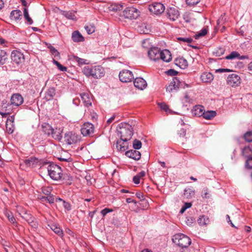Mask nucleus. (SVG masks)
Segmentation results:
<instances>
[{
	"mask_svg": "<svg viewBox=\"0 0 252 252\" xmlns=\"http://www.w3.org/2000/svg\"><path fill=\"white\" fill-rule=\"evenodd\" d=\"M160 59L163 61L168 63L172 60V55L168 50H164L160 53Z\"/></svg>",
	"mask_w": 252,
	"mask_h": 252,
	"instance_id": "aec40b11",
	"label": "nucleus"
},
{
	"mask_svg": "<svg viewBox=\"0 0 252 252\" xmlns=\"http://www.w3.org/2000/svg\"><path fill=\"white\" fill-rule=\"evenodd\" d=\"M245 166L247 169H252V157H248L245 163Z\"/></svg>",
	"mask_w": 252,
	"mask_h": 252,
	"instance_id": "603ef678",
	"label": "nucleus"
},
{
	"mask_svg": "<svg viewBox=\"0 0 252 252\" xmlns=\"http://www.w3.org/2000/svg\"><path fill=\"white\" fill-rule=\"evenodd\" d=\"M174 63L176 65L179 66L181 69H186L188 66L187 61L183 57L175 59Z\"/></svg>",
	"mask_w": 252,
	"mask_h": 252,
	"instance_id": "6ab92c4d",
	"label": "nucleus"
},
{
	"mask_svg": "<svg viewBox=\"0 0 252 252\" xmlns=\"http://www.w3.org/2000/svg\"><path fill=\"white\" fill-rule=\"evenodd\" d=\"M244 138L245 140L248 142H252V131H247L244 134Z\"/></svg>",
	"mask_w": 252,
	"mask_h": 252,
	"instance_id": "8fccbe9b",
	"label": "nucleus"
},
{
	"mask_svg": "<svg viewBox=\"0 0 252 252\" xmlns=\"http://www.w3.org/2000/svg\"><path fill=\"white\" fill-rule=\"evenodd\" d=\"M140 178L137 175L133 177V182L135 184H138L140 183Z\"/></svg>",
	"mask_w": 252,
	"mask_h": 252,
	"instance_id": "69168bd1",
	"label": "nucleus"
},
{
	"mask_svg": "<svg viewBox=\"0 0 252 252\" xmlns=\"http://www.w3.org/2000/svg\"><path fill=\"white\" fill-rule=\"evenodd\" d=\"M72 39L74 42H79L84 41V38L78 31H74L72 33Z\"/></svg>",
	"mask_w": 252,
	"mask_h": 252,
	"instance_id": "a878e982",
	"label": "nucleus"
},
{
	"mask_svg": "<svg viewBox=\"0 0 252 252\" xmlns=\"http://www.w3.org/2000/svg\"><path fill=\"white\" fill-rule=\"evenodd\" d=\"M10 17L11 20H21L22 17V12L18 9L13 10L10 13Z\"/></svg>",
	"mask_w": 252,
	"mask_h": 252,
	"instance_id": "bb28decb",
	"label": "nucleus"
},
{
	"mask_svg": "<svg viewBox=\"0 0 252 252\" xmlns=\"http://www.w3.org/2000/svg\"><path fill=\"white\" fill-rule=\"evenodd\" d=\"M119 127V130H117L118 135L120 137L121 141L127 142L129 140L133 134L131 126L127 123H121Z\"/></svg>",
	"mask_w": 252,
	"mask_h": 252,
	"instance_id": "f03ea898",
	"label": "nucleus"
},
{
	"mask_svg": "<svg viewBox=\"0 0 252 252\" xmlns=\"http://www.w3.org/2000/svg\"><path fill=\"white\" fill-rule=\"evenodd\" d=\"M52 190V189L50 187H44L42 188V191L43 194L48 196L51 194V192Z\"/></svg>",
	"mask_w": 252,
	"mask_h": 252,
	"instance_id": "3c124183",
	"label": "nucleus"
},
{
	"mask_svg": "<svg viewBox=\"0 0 252 252\" xmlns=\"http://www.w3.org/2000/svg\"><path fill=\"white\" fill-rule=\"evenodd\" d=\"M4 214L8 219L9 221L13 224L14 227H17L18 226V224L16 221V219L13 216L12 213L10 211H5Z\"/></svg>",
	"mask_w": 252,
	"mask_h": 252,
	"instance_id": "cd10ccee",
	"label": "nucleus"
},
{
	"mask_svg": "<svg viewBox=\"0 0 252 252\" xmlns=\"http://www.w3.org/2000/svg\"><path fill=\"white\" fill-rule=\"evenodd\" d=\"M62 14L68 19L72 20H76L77 19L74 12L72 11H63Z\"/></svg>",
	"mask_w": 252,
	"mask_h": 252,
	"instance_id": "72a5a7b5",
	"label": "nucleus"
},
{
	"mask_svg": "<svg viewBox=\"0 0 252 252\" xmlns=\"http://www.w3.org/2000/svg\"><path fill=\"white\" fill-rule=\"evenodd\" d=\"M48 48L49 49L51 53L55 57L60 56V53L52 45H50Z\"/></svg>",
	"mask_w": 252,
	"mask_h": 252,
	"instance_id": "09e8293b",
	"label": "nucleus"
},
{
	"mask_svg": "<svg viewBox=\"0 0 252 252\" xmlns=\"http://www.w3.org/2000/svg\"><path fill=\"white\" fill-rule=\"evenodd\" d=\"M173 90H177L175 89V87L173 86V85L170 83V84L166 87V91L172 92Z\"/></svg>",
	"mask_w": 252,
	"mask_h": 252,
	"instance_id": "680f3d73",
	"label": "nucleus"
},
{
	"mask_svg": "<svg viewBox=\"0 0 252 252\" xmlns=\"http://www.w3.org/2000/svg\"><path fill=\"white\" fill-rule=\"evenodd\" d=\"M120 80L124 83L130 82L134 78L131 71L128 70H123L119 73Z\"/></svg>",
	"mask_w": 252,
	"mask_h": 252,
	"instance_id": "9d476101",
	"label": "nucleus"
},
{
	"mask_svg": "<svg viewBox=\"0 0 252 252\" xmlns=\"http://www.w3.org/2000/svg\"><path fill=\"white\" fill-rule=\"evenodd\" d=\"M166 15L169 19L174 21L179 18L180 13L177 8L175 7H169L167 9Z\"/></svg>",
	"mask_w": 252,
	"mask_h": 252,
	"instance_id": "2eb2a0df",
	"label": "nucleus"
},
{
	"mask_svg": "<svg viewBox=\"0 0 252 252\" xmlns=\"http://www.w3.org/2000/svg\"><path fill=\"white\" fill-rule=\"evenodd\" d=\"M134 86L141 90H143L147 86L146 81L141 77H137L135 79L133 82Z\"/></svg>",
	"mask_w": 252,
	"mask_h": 252,
	"instance_id": "a211bd4d",
	"label": "nucleus"
},
{
	"mask_svg": "<svg viewBox=\"0 0 252 252\" xmlns=\"http://www.w3.org/2000/svg\"><path fill=\"white\" fill-rule=\"evenodd\" d=\"M81 100L84 105L89 107L92 105L91 98L88 93H83L80 94Z\"/></svg>",
	"mask_w": 252,
	"mask_h": 252,
	"instance_id": "412c9836",
	"label": "nucleus"
},
{
	"mask_svg": "<svg viewBox=\"0 0 252 252\" xmlns=\"http://www.w3.org/2000/svg\"><path fill=\"white\" fill-rule=\"evenodd\" d=\"M181 83V82L177 77H174L172 81L171 82V84H172L173 86L175 87L176 90L179 88Z\"/></svg>",
	"mask_w": 252,
	"mask_h": 252,
	"instance_id": "c03bdc74",
	"label": "nucleus"
},
{
	"mask_svg": "<svg viewBox=\"0 0 252 252\" xmlns=\"http://www.w3.org/2000/svg\"><path fill=\"white\" fill-rule=\"evenodd\" d=\"M177 39L178 41H183L188 43H191L193 41L192 38L191 37H177Z\"/></svg>",
	"mask_w": 252,
	"mask_h": 252,
	"instance_id": "5fc2aeb1",
	"label": "nucleus"
},
{
	"mask_svg": "<svg viewBox=\"0 0 252 252\" xmlns=\"http://www.w3.org/2000/svg\"><path fill=\"white\" fill-rule=\"evenodd\" d=\"M149 9L151 12L158 15L161 14L164 11L165 7L160 2H155L149 5Z\"/></svg>",
	"mask_w": 252,
	"mask_h": 252,
	"instance_id": "f8f14e48",
	"label": "nucleus"
},
{
	"mask_svg": "<svg viewBox=\"0 0 252 252\" xmlns=\"http://www.w3.org/2000/svg\"><path fill=\"white\" fill-rule=\"evenodd\" d=\"M62 203L63 207L65 210H66L68 211L71 210V206L69 202H66L65 201H63Z\"/></svg>",
	"mask_w": 252,
	"mask_h": 252,
	"instance_id": "13d9d810",
	"label": "nucleus"
},
{
	"mask_svg": "<svg viewBox=\"0 0 252 252\" xmlns=\"http://www.w3.org/2000/svg\"><path fill=\"white\" fill-rule=\"evenodd\" d=\"M209 192L207 189H204L202 191L201 196L203 198H208Z\"/></svg>",
	"mask_w": 252,
	"mask_h": 252,
	"instance_id": "e2e57ef3",
	"label": "nucleus"
},
{
	"mask_svg": "<svg viewBox=\"0 0 252 252\" xmlns=\"http://www.w3.org/2000/svg\"><path fill=\"white\" fill-rule=\"evenodd\" d=\"M53 62L58 67V68L62 71H66L67 70V67L62 65L59 62L56 60L53 59Z\"/></svg>",
	"mask_w": 252,
	"mask_h": 252,
	"instance_id": "a18cd8bd",
	"label": "nucleus"
},
{
	"mask_svg": "<svg viewBox=\"0 0 252 252\" xmlns=\"http://www.w3.org/2000/svg\"><path fill=\"white\" fill-rule=\"evenodd\" d=\"M207 30L206 28H203L200 32L197 33V34H195L194 35V37L195 39H198L200 37L205 36L207 33Z\"/></svg>",
	"mask_w": 252,
	"mask_h": 252,
	"instance_id": "58836bf2",
	"label": "nucleus"
},
{
	"mask_svg": "<svg viewBox=\"0 0 252 252\" xmlns=\"http://www.w3.org/2000/svg\"><path fill=\"white\" fill-rule=\"evenodd\" d=\"M55 94V89L54 87H50L45 93L44 99L46 101L52 100Z\"/></svg>",
	"mask_w": 252,
	"mask_h": 252,
	"instance_id": "b1692460",
	"label": "nucleus"
},
{
	"mask_svg": "<svg viewBox=\"0 0 252 252\" xmlns=\"http://www.w3.org/2000/svg\"><path fill=\"white\" fill-rule=\"evenodd\" d=\"M82 71L87 77H92L95 79L100 78L105 74L103 68L100 65L85 66Z\"/></svg>",
	"mask_w": 252,
	"mask_h": 252,
	"instance_id": "f257e3e1",
	"label": "nucleus"
},
{
	"mask_svg": "<svg viewBox=\"0 0 252 252\" xmlns=\"http://www.w3.org/2000/svg\"><path fill=\"white\" fill-rule=\"evenodd\" d=\"M202 117L206 120H212L216 115L217 112L213 110H209L205 111L204 110L203 113Z\"/></svg>",
	"mask_w": 252,
	"mask_h": 252,
	"instance_id": "c85d7f7f",
	"label": "nucleus"
},
{
	"mask_svg": "<svg viewBox=\"0 0 252 252\" xmlns=\"http://www.w3.org/2000/svg\"><path fill=\"white\" fill-rule=\"evenodd\" d=\"M47 202L50 204H53L55 202L54 196L53 194H50L47 196Z\"/></svg>",
	"mask_w": 252,
	"mask_h": 252,
	"instance_id": "bf43d9fd",
	"label": "nucleus"
},
{
	"mask_svg": "<svg viewBox=\"0 0 252 252\" xmlns=\"http://www.w3.org/2000/svg\"><path fill=\"white\" fill-rule=\"evenodd\" d=\"M166 73L168 75L174 76L178 74V72L173 69H170L166 71Z\"/></svg>",
	"mask_w": 252,
	"mask_h": 252,
	"instance_id": "052dcab7",
	"label": "nucleus"
},
{
	"mask_svg": "<svg viewBox=\"0 0 252 252\" xmlns=\"http://www.w3.org/2000/svg\"><path fill=\"white\" fill-rule=\"evenodd\" d=\"M23 12H24V17L25 19L27 20L28 24L29 25H31L33 23V21L32 19L30 17L28 10L27 8L24 7L23 8Z\"/></svg>",
	"mask_w": 252,
	"mask_h": 252,
	"instance_id": "e433bc0d",
	"label": "nucleus"
},
{
	"mask_svg": "<svg viewBox=\"0 0 252 252\" xmlns=\"http://www.w3.org/2000/svg\"><path fill=\"white\" fill-rule=\"evenodd\" d=\"M195 222V220L192 217H187L186 223L188 225L190 226Z\"/></svg>",
	"mask_w": 252,
	"mask_h": 252,
	"instance_id": "6e6d98bb",
	"label": "nucleus"
},
{
	"mask_svg": "<svg viewBox=\"0 0 252 252\" xmlns=\"http://www.w3.org/2000/svg\"><path fill=\"white\" fill-rule=\"evenodd\" d=\"M132 146L134 149L139 150L142 147V143L140 140L135 139L133 140Z\"/></svg>",
	"mask_w": 252,
	"mask_h": 252,
	"instance_id": "37998d69",
	"label": "nucleus"
},
{
	"mask_svg": "<svg viewBox=\"0 0 252 252\" xmlns=\"http://www.w3.org/2000/svg\"><path fill=\"white\" fill-rule=\"evenodd\" d=\"M200 78L204 83H211L214 79V76L210 72H205L201 74Z\"/></svg>",
	"mask_w": 252,
	"mask_h": 252,
	"instance_id": "393cba45",
	"label": "nucleus"
},
{
	"mask_svg": "<svg viewBox=\"0 0 252 252\" xmlns=\"http://www.w3.org/2000/svg\"><path fill=\"white\" fill-rule=\"evenodd\" d=\"M204 110V107L203 106L196 105L192 110V114L197 117H202Z\"/></svg>",
	"mask_w": 252,
	"mask_h": 252,
	"instance_id": "5701e85b",
	"label": "nucleus"
},
{
	"mask_svg": "<svg viewBox=\"0 0 252 252\" xmlns=\"http://www.w3.org/2000/svg\"><path fill=\"white\" fill-rule=\"evenodd\" d=\"M14 130V126L13 124H7L6 123V132L9 134H12Z\"/></svg>",
	"mask_w": 252,
	"mask_h": 252,
	"instance_id": "49530a36",
	"label": "nucleus"
},
{
	"mask_svg": "<svg viewBox=\"0 0 252 252\" xmlns=\"http://www.w3.org/2000/svg\"><path fill=\"white\" fill-rule=\"evenodd\" d=\"M94 130V126L90 123H85L82 126L81 132L84 136H91Z\"/></svg>",
	"mask_w": 252,
	"mask_h": 252,
	"instance_id": "9b49d317",
	"label": "nucleus"
},
{
	"mask_svg": "<svg viewBox=\"0 0 252 252\" xmlns=\"http://www.w3.org/2000/svg\"><path fill=\"white\" fill-rule=\"evenodd\" d=\"M14 122V116L13 115V116H11L7 118L6 123H7V124H8V123L10 122V124H13Z\"/></svg>",
	"mask_w": 252,
	"mask_h": 252,
	"instance_id": "338daca9",
	"label": "nucleus"
},
{
	"mask_svg": "<svg viewBox=\"0 0 252 252\" xmlns=\"http://www.w3.org/2000/svg\"><path fill=\"white\" fill-rule=\"evenodd\" d=\"M21 217L25 220L32 228L36 229L38 227V224L36 219L31 214L25 212L21 216Z\"/></svg>",
	"mask_w": 252,
	"mask_h": 252,
	"instance_id": "ddd939ff",
	"label": "nucleus"
},
{
	"mask_svg": "<svg viewBox=\"0 0 252 252\" xmlns=\"http://www.w3.org/2000/svg\"><path fill=\"white\" fill-rule=\"evenodd\" d=\"M51 229L59 236L62 237L63 236V233L61 228L57 224H52L50 225Z\"/></svg>",
	"mask_w": 252,
	"mask_h": 252,
	"instance_id": "c756f323",
	"label": "nucleus"
},
{
	"mask_svg": "<svg viewBox=\"0 0 252 252\" xmlns=\"http://www.w3.org/2000/svg\"><path fill=\"white\" fill-rule=\"evenodd\" d=\"M172 240L175 244L182 248H188L191 243L189 237L182 233L175 234Z\"/></svg>",
	"mask_w": 252,
	"mask_h": 252,
	"instance_id": "20e7f679",
	"label": "nucleus"
},
{
	"mask_svg": "<svg viewBox=\"0 0 252 252\" xmlns=\"http://www.w3.org/2000/svg\"><path fill=\"white\" fill-rule=\"evenodd\" d=\"M123 141H118L116 143V147L117 149L121 152H124L127 149V146L126 144Z\"/></svg>",
	"mask_w": 252,
	"mask_h": 252,
	"instance_id": "473e14b6",
	"label": "nucleus"
},
{
	"mask_svg": "<svg viewBox=\"0 0 252 252\" xmlns=\"http://www.w3.org/2000/svg\"><path fill=\"white\" fill-rule=\"evenodd\" d=\"M70 59L78 63V65L81 66L83 64H87V60L84 59L80 58L76 56L73 55L70 58Z\"/></svg>",
	"mask_w": 252,
	"mask_h": 252,
	"instance_id": "2f4dec72",
	"label": "nucleus"
},
{
	"mask_svg": "<svg viewBox=\"0 0 252 252\" xmlns=\"http://www.w3.org/2000/svg\"><path fill=\"white\" fill-rule=\"evenodd\" d=\"M62 130L60 129H54V131L51 134L52 137L56 140L61 141L62 138Z\"/></svg>",
	"mask_w": 252,
	"mask_h": 252,
	"instance_id": "7c9ffc66",
	"label": "nucleus"
},
{
	"mask_svg": "<svg viewBox=\"0 0 252 252\" xmlns=\"http://www.w3.org/2000/svg\"><path fill=\"white\" fill-rule=\"evenodd\" d=\"M112 211V209L109 208H105L101 211V214L103 216H105L107 213L111 212Z\"/></svg>",
	"mask_w": 252,
	"mask_h": 252,
	"instance_id": "0e129e2a",
	"label": "nucleus"
},
{
	"mask_svg": "<svg viewBox=\"0 0 252 252\" xmlns=\"http://www.w3.org/2000/svg\"><path fill=\"white\" fill-rule=\"evenodd\" d=\"M48 162V163L47 164H49V165L47 167V169L48 174L51 178L56 181L61 179L63 175L61 167L54 163Z\"/></svg>",
	"mask_w": 252,
	"mask_h": 252,
	"instance_id": "7ed1b4c3",
	"label": "nucleus"
},
{
	"mask_svg": "<svg viewBox=\"0 0 252 252\" xmlns=\"http://www.w3.org/2000/svg\"><path fill=\"white\" fill-rule=\"evenodd\" d=\"M252 149L249 147H245L242 151V155L246 158L249 157L248 154L251 152Z\"/></svg>",
	"mask_w": 252,
	"mask_h": 252,
	"instance_id": "864d4df0",
	"label": "nucleus"
},
{
	"mask_svg": "<svg viewBox=\"0 0 252 252\" xmlns=\"http://www.w3.org/2000/svg\"><path fill=\"white\" fill-rule=\"evenodd\" d=\"M58 159L61 161H66L68 162H71L72 161V159L71 158H59Z\"/></svg>",
	"mask_w": 252,
	"mask_h": 252,
	"instance_id": "774afa93",
	"label": "nucleus"
},
{
	"mask_svg": "<svg viewBox=\"0 0 252 252\" xmlns=\"http://www.w3.org/2000/svg\"><path fill=\"white\" fill-rule=\"evenodd\" d=\"M140 12L133 7H126L123 11V15L126 19H136L139 16Z\"/></svg>",
	"mask_w": 252,
	"mask_h": 252,
	"instance_id": "423d86ee",
	"label": "nucleus"
},
{
	"mask_svg": "<svg viewBox=\"0 0 252 252\" xmlns=\"http://www.w3.org/2000/svg\"><path fill=\"white\" fill-rule=\"evenodd\" d=\"M24 163L27 167H35L38 165L40 166V168L45 165H47L48 161H44L41 159H38L35 157H31L24 160Z\"/></svg>",
	"mask_w": 252,
	"mask_h": 252,
	"instance_id": "39448f33",
	"label": "nucleus"
},
{
	"mask_svg": "<svg viewBox=\"0 0 252 252\" xmlns=\"http://www.w3.org/2000/svg\"><path fill=\"white\" fill-rule=\"evenodd\" d=\"M64 141L68 144L71 145L76 143L80 141V136L75 133L69 131L64 134Z\"/></svg>",
	"mask_w": 252,
	"mask_h": 252,
	"instance_id": "6e6552de",
	"label": "nucleus"
},
{
	"mask_svg": "<svg viewBox=\"0 0 252 252\" xmlns=\"http://www.w3.org/2000/svg\"><path fill=\"white\" fill-rule=\"evenodd\" d=\"M194 195V191L191 189H184V197L186 199H190Z\"/></svg>",
	"mask_w": 252,
	"mask_h": 252,
	"instance_id": "f704fd0d",
	"label": "nucleus"
},
{
	"mask_svg": "<svg viewBox=\"0 0 252 252\" xmlns=\"http://www.w3.org/2000/svg\"><path fill=\"white\" fill-rule=\"evenodd\" d=\"M200 0H186V3L189 5H195L200 2Z\"/></svg>",
	"mask_w": 252,
	"mask_h": 252,
	"instance_id": "4d7b16f0",
	"label": "nucleus"
},
{
	"mask_svg": "<svg viewBox=\"0 0 252 252\" xmlns=\"http://www.w3.org/2000/svg\"><path fill=\"white\" fill-rule=\"evenodd\" d=\"M7 60V55L6 52L3 50H0V65L4 64Z\"/></svg>",
	"mask_w": 252,
	"mask_h": 252,
	"instance_id": "c9c22d12",
	"label": "nucleus"
},
{
	"mask_svg": "<svg viewBox=\"0 0 252 252\" xmlns=\"http://www.w3.org/2000/svg\"><path fill=\"white\" fill-rule=\"evenodd\" d=\"M158 106L160 108L165 112L169 113H172V111L169 108V106L164 102L158 103Z\"/></svg>",
	"mask_w": 252,
	"mask_h": 252,
	"instance_id": "4c0bfd02",
	"label": "nucleus"
},
{
	"mask_svg": "<svg viewBox=\"0 0 252 252\" xmlns=\"http://www.w3.org/2000/svg\"><path fill=\"white\" fill-rule=\"evenodd\" d=\"M41 128L42 132L48 136L51 135L54 131V129L49 124L46 123L42 124Z\"/></svg>",
	"mask_w": 252,
	"mask_h": 252,
	"instance_id": "4be33fe9",
	"label": "nucleus"
},
{
	"mask_svg": "<svg viewBox=\"0 0 252 252\" xmlns=\"http://www.w3.org/2000/svg\"><path fill=\"white\" fill-rule=\"evenodd\" d=\"M125 155L127 157L132 158L135 160H138L141 158V153L137 150L133 149L127 151Z\"/></svg>",
	"mask_w": 252,
	"mask_h": 252,
	"instance_id": "f3484780",
	"label": "nucleus"
},
{
	"mask_svg": "<svg viewBox=\"0 0 252 252\" xmlns=\"http://www.w3.org/2000/svg\"><path fill=\"white\" fill-rule=\"evenodd\" d=\"M161 51L157 47H153L148 51V54L151 60L156 61L160 59Z\"/></svg>",
	"mask_w": 252,
	"mask_h": 252,
	"instance_id": "4468645a",
	"label": "nucleus"
},
{
	"mask_svg": "<svg viewBox=\"0 0 252 252\" xmlns=\"http://www.w3.org/2000/svg\"><path fill=\"white\" fill-rule=\"evenodd\" d=\"M11 59L12 62L17 65H22L25 62L24 55L17 50H14L11 52Z\"/></svg>",
	"mask_w": 252,
	"mask_h": 252,
	"instance_id": "0eeeda50",
	"label": "nucleus"
},
{
	"mask_svg": "<svg viewBox=\"0 0 252 252\" xmlns=\"http://www.w3.org/2000/svg\"><path fill=\"white\" fill-rule=\"evenodd\" d=\"M23 97L20 94H14L11 96L10 102L13 105L19 106L23 103Z\"/></svg>",
	"mask_w": 252,
	"mask_h": 252,
	"instance_id": "dca6fc26",
	"label": "nucleus"
},
{
	"mask_svg": "<svg viewBox=\"0 0 252 252\" xmlns=\"http://www.w3.org/2000/svg\"><path fill=\"white\" fill-rule=\"evenodd\" d=\"M226 83L232 87H238L241 84V78L237 74L232 73L227 76Z\"/></svg>",
	"mask_w": 252,
	"mask_h": 252,
	"instance_id": "1a4fd4ad",
	"label": "nucleus"
},
{
	"mask_svg": "<svg viewBox=\"0 0 252 252\" xmlns=\"http://www.w3.org/2000/svg\"><path fill=\"white\" fill-rule=\"evenodd\" d=\"M208 221H209L208 218L206 217L205 216H201L197 220L198 223L200 225H204L207 224Z\"/></svg>",
	"mask_w": 252,
	"mask_h": 252,
	"instance_id": "a19ab883",
	"label": "nucleus"
},
{
	"mask_svg": "<svg viewBox=\"0 0 252 252\" xmlns=\"http://www.w3.org/2000/svg\"><path fill=\"white\" fill-rule=\"evenodd\" d=\"M85 29L89 34H91L95 32V27L94 24H90L85 26Z\"/></svg>",
	"mask_w": 252,
	"mask_h": 252,
	"instance_id": "ea45409f",
	"label": "nucleus"
},
{
	"mask_svg": "<svg viewBox=\"0 0 252 252\" xmlns=\"http://www.w3.org/2000/svg\"><path fill=\"white\" fill-rule=\"evenodd\" d=\"M135 195L138 198L140 199L141 201H144L145 202V206L146 207L149 205L148 203L145 199L144 194L142 192H136Z\"/></svg>",
	"mask_w": 252,
	"mask_h": 252,
	"instance_id": "de8ad7c7",
	"label": "nucleus"
},
{
	"mask_svg": "<svg viewBox=\"0 0 252 252\" xmlns=\"http://www.w3.org/2000/svg\"><path fill=\"white\" fill-rule=\"evenodd\" d=\"M238 57H240V54L236 51H233L229 55L225 57V59L227 60H232L235 58L238 59Z\"/></svg>",
	"mask_w": 252,
	"mask_h": 252,
	"instance_id": "79ce46f5",
	"label": "nucleus"
}]
</instances>
